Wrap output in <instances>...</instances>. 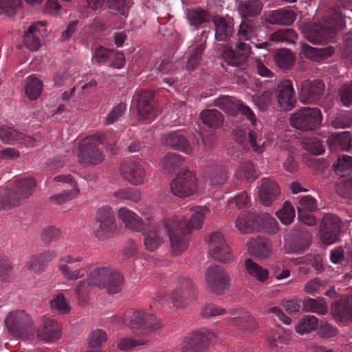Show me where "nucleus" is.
<instances>
[{"instance_id": "f257e3e1", "label": "nucleus", "mask_w": 352, "mask_h": 352, "mask_svg": "<svg viewBox=\"0 0 352 352\" xmlns=\"http://www.w3.org/2000/svg\"><path fill=\"white\" fill-rule=\"evenodd\" d=\"M190 212V219L188 221L175 217L170 219V223L166 224L171 250L175 254H179L186 249L190 233L193 229L201 228L209 210L205 206H192Z\"/></svg>"}, {"instance_id": "f03ea898", "label": "nucleus", "mask_w": 352, "mask_h": 352, "mask_svg": "<svg viewBox=\"0 0 352 352\" xmlns=\"http://www.w3.org/2000/svg\"><path fill=\"white\" fill-rule=\"evenodd\" d=\"M257 22L252 19H244L239 25L236 36L238 42L234 47L228 44L224 47L222 56L231 66H239L248 58L250 45L243 41L251 40L256 36L258 31Z\"/></svg>"}, {"instance_id": "7ed1b4c3", "label": "nucleus", "mask_w": 352, "mask_h": 352, "mask_svg": "<svg viewBox=\"0 0 352 352\" xmlns=\"http://www.w3.org/2000/svg\"><path fill=\"white\" fill-rule=\"evenodd\" d=\"M346 27V21L340 8H334L319 24L313 25L307 33V39L314 43H322L334 37Z\"/></svg>"}, {"instance_id": "20e7f679", "label": "nucleus", "mask_w": 352, "mask_h": 352, "mask_svg": "<svg viewBox=\"0 0 352 352\" xmlns=\"http://www.w3.org/2000/svg\"><path fill=\"white\" fill-rule=\"evenodd\" d=\"M195 293V286L192 280L188 277L179 276L175 280L174 289L168 295L159 292L154 299L161 305H164L170 299L175 307L183 309L194 299Z\"/></svg>"}, {"instance_id": "39448f33", "label": "nucleus", "mask_w": 352, "mask_h": 352, "mask_svg": "<svg viewBox=\"0 0 352 352\" xmlns=\"http://www.w3.org/2000/svg\"><path fill=\"white\" fill-rule=\"evenodd\" d=\"M120 319L123 324L129 326L135 333L140 335L150 334L162 327L160 319L143 310H129Z\"/></svg>"}, {"instance_id": "423d86ee", "label": "nucleus", "mask_w": 352, "mask_h": 352, "mask_svg": "<svg viewBox=\"0 0 352 352\" xmlns=\"http://www.w3.org/2000/svg\"><path fill=\"white\" fill-rule=\"evenodd\" d=\"M103 143L107 146L111 145V143L107 142L104 133H96L80 141L78 154L79 163L83 166L100 164L104 160V155L98 147V144Z\"/></svg>"}, {"instance_id": "0eeeda50", "label": "nucleus", "mask_w": 352, "mask_h": 352, "mask_svg": "<svg viewBox=\"0 0 352 352\" xmlns=\"http://www.w3.org/2000/svg\"><path fill=\"white\" fill-rule=\"evenodd\" d=\"M87 276L91 284L96 287L105 289L109 294H117L122 290L123 277L111 267H97Z\"/></svg>"}, {"instance_id": "6e6552de", "label": "nucleus", "mask_w": 352, "mask_h": 352, "mask_svg": "<svg viewBox=\"0 0 352 352\" xmlns=\"http://www.w3.org/2000/svg\"><path fill=\"white\" fill-rule=\"evenodd\" d=\"M322 117L318 108L302 107L290 117V124L296 129L307 131L318 128Z\"/></svg>"}, {"instance_id": "1a4fd4ad", "label": "nucleus", "mask_w": 352, "mask_h": 352, "mask_svg": "<svg viewBox=\"0 0 352 352\" xmlns=\"http://www.w3.org/2000/svg\"><path fill=\"white\" fill-rule=\"evenodd\" d=\"M230 282L228 273L225 268L219 265H210L205 272V285L216 294H224L228 289Z\"/></svg>"}, {"instance_id": "9d476101", "label": "nucleus", "mask_w": 352, "mask_h": 352, "mask_svg": "<svg viewBox=\"0 0 352 352\" xmlns=\"http://www.w3.org/2000/svg\"><path fill=\"white\" fill-rule=\"evenodd\" d=\"M96 221L98 224L95 236L99 240H105L113 236L117 231V222L113 209L103 206L97 210Z\"/></svg>"}, {"instance_id": "9b49d317", "label": "nucleus", "mask_w": 352, "mask_h": 352, "mask_svg": "<svg viewBox=\"0 0 352 352\" xmlns=\"http://www.w3.org/2000/svg\"><path fill=\"white\" fill-rule=\"evenodd\" d=\"M9 332L16 337H28L32 331V322L24 311H11L5 319Z\"/></svg>"}, {"instance_id": "f8f14e48", "label": "nucleus", "mask_w": 352, "mask_h": 352, "mask_svg": "<svg viewBox=\"0 0 352 352\" xmlns=\"http://www.w3.org/2000/svg\"><path fill=\"white\" fill-rule=\"evenodd\" d=\"M170 188L172 193L177 197H189L197 189L195 175L188 169H182L170 182Z\"/></svg>"}, {"instance_id": "ddd939ff", "label": "nucleus", "mask_w": 352, "mask_h": 352, "mask_svg": "<svg viewBox=\"0 0 352 352\" xmlns=\"http://www.w3.org/2000/svg\"><path fill=\"white\" fill-rule=\"evenodd\" d=\"M208 242L209 254L214 259L224 263L233 261L230 248L221 233L212 232L208 236Z\"/></svg>"}, {"instance_id": "4468645a", "label": "nucleus", "mask_w": 352, "mask_h": 352, "mask_svg": "<svg viewBox=\"0 0 352 352\" xmlns=\"http://www.w3.org/2000/svg\"><path fill=\"white\" fill-rule=\"evenodd\" d=\"M120 175L125 181L133 186L144 183L145 171L140 162L135 160L124 161L119 167Z\"/></svg>"}, {"instance_id": "2eb2a0df", "label": "nucleus", "mask_w": 352, "mask_h": 352, "mask_svg": "<svg viewBox=\"0 0 352 352\" xmlns=\"http://www.w3.org/2000/svg\"><path fill=\"white\" fill-rule=\"evenodd\" d=\"M92 61L98 65L120 69L124 65V56L122 52L100 46L95 50Z\"/></svg>"}, {"instance_id": "dca6fc26", "label": "nucleus", "mask_w": 352, "mask_h": 352, "mask_svg": "<svg viewBox=\"0 0 352 352\" xmlns=\"http://www.w3.org/2000/svg\"><path fill=\"white\" fill-rule=\"evenodd\" d=\"M324 84L318 79L306 80L302 82L299 100L303 104H314L319 101L324 92Z\"/></svg>"}, {"instance_id": "f3484780", "label": "nucleus", "mask_w": 352, "mask_h": 352, "mask_svg": "<svg viewBox=\"0 0 352 352\" xmlns=\"http://www.w3.org/2000/svg\"><path fill=\"white\" fill-rule=\"evenodd\" d=\"M148 220L149 226L144 232V244L148 250L152 252L162 243L166 235L169 236V232L166 231V224L170 223V221L166 220L164 226L159 228L153 219L148 218Z\"/></svg>"}, {"instance_id": "a211bd4d", "label": "nucleus", "mask_w": 352, "mask_h": 352, "mask_svg": "<svg viewBox=\"0 0 352 352\" xmlns=\"http://www.w3.org/2000/svg\"><path fill=\"white\" fill-rule=\"evenodd\" d=\"M276 100L282 110L290 111L296 103V98L292 82L290 80H284L277 86L275 91Z\"/></svg>"}, {"instance_id": "6ab92c4d", "label": "nucleus", "mask_w": 352, "mask_h": 352, "mask_svg": "<svg viewBox=\"0 0 352 352\" xmlns=\"http://www.w3.org/2000/svg\"><path fill=\"white\" fill-rule=\"evenodd\" d=\"M82 258L80 256H73L66 255L63 256L59 261L58 271L62 277L67 281H74L83 277L84 274L81 272V269L73 265L76 263H80Z\"/></svg>"}, {"instance_id": "aec40b11", "label": "nucleus", "mask_w": 352, "mask_h": 352, "mask_svg": "<svg viewBox=\"0 0 352 352\" xmlns=\"http://www.w3.org/2000/svg\"><path fill=\"white\" fill-rule=\"evenodd\" d=\"M154 95L151 90H143L135 96L138 115L143 120L153 119L157 115L153 106Z\"/></svg>"}, {"instance_id": "412c9836", "label": "nucleus", "mask_w": 352, "mask_h": 352, "mask_svg": "<svg viewBox=\"0 0 352 352\" xmlns=\"http://www.w3.org/2000/svg\"><path fill=\"white\" fill-rule=\"evenodd\" d=\"M0 140L7 144H19L22 146H34L36 145V140L34 138L25 135L12 127L5 125L0 126Z\"/></svg>"}, {"instance_id": "4be33fe9", "label": "nucleus", "mask_w": 352, "mask_h": 352, "mask_svg": "<svg viewBox=\"0 0 352 352\" xmlns=\"http://www.w3.org/2000/svg\"><path fill=\"white\" fill-rule=\"evenodd\" d=\"M260 183L258 190L260 201L265 206H270L280 195V189L274 180L268 177L263 178Z\"/></svg>"}, {"instance_id": "5701e85b", "label": "nucleus", "mask_w": 352, "mask_h": 352, "mask_svg": "<svg viewBox=\"0 0 352 352\" xmlns=\"http://www.w3.org/2000/svg\"><path fill=\"white\" fill-rule=\"evenodd\" d=\"M297 14L291 9L279 8L270 11L265 17V24L290 25L296 20Z\"/></svg>"}, {"instance_id": "b1692460", "label": "nucleus", "mask_w": 352, "mask_h": 352, "mask_svg": "<svg viewBox=\"0 0 352 352\" xmlns=\"http://www.w3.org/2000/svg\"><path fill=\"white\" fill-rule=\"evenodd\" d=\"M162 141L164 145L170 148L181 151L186 154L192 153V148L182 131L164 134Z\"/></svg>"}, {"instance_id": "393cba45", "label": "nucleus", "mask_w": 352, "mask_h": 352, "mask_svg": "<svg viewBox=\"0 0 352 352\" xmlns=\"http://www.w3.org/2000/svg\"><path fill=\"white\" fill-rule=\"evenodd\" d=\"M208 342V336L203 332L195 331L187 336L182 344L184 352H204Z\"/></svg>"}, {"instance_id": "a878e982", "label": "nucleus", "mask_w": 352, "mask_h": 352, "mask_svg": "<svg viewBox=\"0 0 352 352\" xmlns=\"http://www.w3.org/2000/svg\"><path fill=\"white\" fill-rule=\"evenodd\" d=\"M247 247L250 254L261 259L269 258L272 251L270 241L261 236L251 239L247 243Z\"/></svg>"}, {"instance_id": "bb28decb", "label": "nucleus", "mask_w": 352, "mask_h": 352, "mask_svg": "<svg viewBox=\"0 0 352 352\" xmlns=\"http://www.w3.org/2000/svg\"><path fill=\"white\" fill-rule=\"evenodd\" d=\"M10 188L14 196H19V203L24 198L30 196L35 188L36 182L32 178H24L8 183Z\"/></svg>"}, {"instance_id": "cd10ccee", "label": "nucleus", "mask_w": 352, "mask_h": 352, "mask_svg": "<svg viewBox=\"0 0 352 352\" xmlns=\"http://www.w3.org/2000/svg\"><path fill=\"white\" fill-rule=\"evenodd\" d=\"M61 328L58 322L53 319L45 320L43 327L37 331L38 337L45 342H54L60 336Z\"/></svg>"}, {"instance_id": "c85d7f7f", "label": "nucleus", "mask_w": 352, "mask_h": 352, "mask_svg": "<svg viewBox=\"0 0 352 352\" xmlns=\"http://www.w3.org/2000/svg\"><path fill=\"white\" fill-rule=\"evenodd\" d=\"M331 313L341 322L352 320V296L336 302L332 305Z\"/></svg>"}, {"instance_id": "c756f323", "label": "nucleus", "mask_w": 352, "mask_h": 352, "mask_svg": "<svg viewBox=\"0 0 352 352\" xmlns=\"http://www.w3.org/2000/svg\"><path fill=\"white\" fill-rule=\"evenodd\" d=\"M302 52L306 58L316 62H320L330 57L335 52V49L332 46L316 48L304 44L302 47Z\"/></svg>"}, {"instance_id": "7c9ffc66", "label": "nucleus", "mask_w": 352, "mask_h": 352, "mask_svg": "<svg viewBox=\"0 0 352 352\" xmlns=\"http://www.w3.org/2000/svg\"><path fill=\"white\" fill-rule=\"evenodd\" d=\"M258 219V214L254 212H242L236 220L235 226L241 233H250L257 228Z\"/></svg>"}, {"instance_id": "2f4dec72", "label": "nucleus", "mask_w": 352, "mask_h": 352, "mask_svg": "<svg viewBox=\"0 0 352 352\" xmlns=\"http://www.w3.org/2000/svg\"><path fill=\"white\" fill-rule=\"evenodd\" d=\"M118 215L127 228L136 232L142 230L143 223L142 219L132 210L123 207L120 208Z\"/></svg>"}, {"instance_id": "473e14b6", "label": "nucleus", "mask_w": 352, "mask_h": 352, "mask_svg": "<svg viewBox=\"0 0 352 352\" xmlns=\"http://www.w3.org/2000/svg\"><path fill=\"white\" fill-rule=\"evenodd\" d=\"M294 251L296 252H302L305 250L309 245L311 234L305 226H299L296 227L294 232Z\"/></svg>"}, {"instance_id": "72a5a7b5", "label": "nucleus", "mask_w": 352, "mask_h": 352, "mask_svg": "<svg viewBox=\"0 0 352 352\" xmlns=\"http://www.w3.org/2000/svg\"><path fill=\"white\" fill-rule=\"evenodd\" d=\"M38 25L43 26L41 22L31 25L24 34V45L31 51L37 50L41 45L40 36L41 32L38 28Z\"/></svg>"}, {"instance_id": "f704fd0d", "label": "nucleus", "mask_w": 352, "mask_h": 352, "mask_svg": "<svg viewBox=\"0 0 352 352\" xmlns=\"http://www.w3.org/2000/svg\"><path fill=\"white\" fill-rule=\"evenodd\" d=\"M303 310L307 312L315 313L323 316L328 312V306L323 298H312L305 297L302 300Z\"/></svg>"}, {"instance_id": "c9c22d12", "label": "nucleus", "mask_w": 352, "mask_h": 352, "mask_svg": "<svg viewBox=\"0 0 352 352\" xmlns=\"http://www.w3.org/2000/svg\"><path fill=\"white\" fill-rule=\"evenodd\" d=\"M245 270L251 277L261 283L266 281L269 278V271L254 262L252 258H247L245 261Z\"/></svg>"}, {"instance_id": "e433bc0d", "label": "nucleus", "mask_w": 352, "mask_h": 352, "mask_svg": "<svg viewBox=\"0 0 352 352\" xmlns=\"http://www.w3.org/2000/svg\"><path fill=\"white\" fill-rule=\"evenodd\" d=\"M263 3L260 0H248L241 2L238 10L240 15L244 19L254 17L260 14L263 9Z\"/></svg>"}, {"instance_id": "4c0bfd02", "label": "nucleus", "mask_w": 352, "mask_h": 352, "mask_svg": "<svg viewBox=\"0 0 352 352\" xmlns=\"http://www.w3.org/2000/svg\"><path fill=\"white\" fill-rule=\"evenodd\" d=\"M215 26V38L219 41H226L233 34V27L222 17L216 16L213 20Z\"/></svg>"}, {"instance_id": "58836bf2", "label": "nucleus", "mask_w": 352, "mask_h": 352, "mask_svg": "<svg viewBox=\"0 0 352 352\" xmlns=\"http://www.w3.org/2000/svg\"><path fill=\"white\" fill-rule=\"evenodd\" d=\"M200 118L203 123L211 129H217L222 126L223 116L217 109H206L201 112Z\"/></svg>"}, {"instance_id": "ea45409f", "label": "nucleus", "mask_w": 352, "mask_h": 352, "mask_svg": "<svg viewBox=\"0 0 352 352\" xmlns=\"http://www.w3.org/2000/svg\"><path fill=\"white\" fill-rule=\"evenodd\" d=\"M298 34L292 28L279 29L270 35V41L286 45L294 44L297 39Z\"/></svg>"}, {"instance_id": "a19ab883", "label": "nucleus", "mask_w": 352, "mask_h": 352, "mask_svg": "<svg viewBox=\"0 0 352 352\" xmlns=\"http://www.w3.org/2000/svg\"><path fill=\"white\" fill-rule=\"evenodd\" d=\"M207 167L209 168L208 179L211 185H221L226 181L227 174L225 167L218 165L214 162H210Z\"/></svg>"}, {"instance_id": "79ce46f5", "label": "nucleus", "mask_w": 352, "mask_h": 352, "mask_svg": "<svg viewBox=\"0 0 352 352\" xmlns=\"http://www.w3.org/2000/svg\"><path fill=\"white\" fill-rule=\"evenodd\" d=\"M19 196H14L9 186L0 188V210H9L18 206Z\"/></svg>"}, {"instance_id": "37998d69", "label": "nucleus", "mask_w": 352, "mask_h": 352, "mask_svg": "<svg viewBox=\"0 0 352 352\" xmlns=\"http://www.w3.org/2000/svg\"><path fill=\"white\" fill-rule=\"evenodd\" d=\"M239 102L240 100L229 96H220L214 100V105L226 113L232 115L236 112L237 104Z\"/></svg>"}, {"instance_id": "c03bdc74", "label": "nucleus", "mask_w": 352, "mask_h": 352, "mask_svg": "<svg viewBox=\"0 0 352 352\" xmlns=\"http://www.w3.org/2000/svg\"><path fill=\"white\" fill-rule=\"evenodd\" d=\"M237 178L240 179H245L247 182H252L255 180L258 175L254 165L251 161L243 162L239 170L236 173Z\"/></svg>"}, {"instance_id": "a18cd8bd", "label": "nucleus", "mask_w": 352, "mask_h": 352, "mask_svg": "<svg viewBox=\"0 0 352 352\" xmlns=\"http://www.w3.org/2000/svg\"><path fill=\"white\" fill-rule=\"evenodd\" d=\"M276 64L282 69H289L295 61L292 52L287 49L278 50L274 56Z\"/></svg>"}, {"instance_id": "49530a36", "label": "nucleus", "mask_w": 352, "mask_h": 352, "mask_svg": "<svg viewBox=\"0 0 352 352\" xmlns=\"http://www.w3.org/2000/svg\"><path fill=\"white\" fill-rule=\"evenodd\" d=\"M330 140L335 146L343 151H349L351 148L352 135L349 131H343L332 135Z\"/></svg>"}, {"instance_id": "de8ad7c7", "label": "nucleus", "mask_w": 352, "mask_h": 352, "mask_svg": "<svg viewBox=\"0 0 352 352\" xmlns=\"http://www.w3.org/2000/svg\"><path fill=\"white\" fill-rule=\"evenodd\" d=\"M42 91V82L35 77L29 76L25 87V93L30 100L37 99Z\"/></svg>"}, {"instance_id": "09e8293b", "label": "nucleus", "mask_w": 352, "mask_h": 352, "mask_svg": "<svg viewBox=\"0 0 352 352\" xmlns=\"http://www.w3.org/2000/svg\"><path fill=\"white\" fill-rule=\"evenodd\" d=\"M318 318L314 316H305L296 326V332L303 334L309 333L318 327Z\"/></svg>"}, {"instance_id": "8fccbe9b", "label": "nucleus", "mask_w": 352, "mask_h": 352, "mask_svg": "<svg viewBox=\"0 0 352 352\" xmlns=\"http://www.w3.org/2000/svg\"><path fill=\"white\" fill-rule=\"evenodd\" d=\"M336 190L342 197L352 200V175L340 178L336 182Z\"/></svg>"}, {"instance_id": "3c124183", "label": "nucleus", "mask_w": 352, "mask_h": 352, "mask_svg": "<svg viewBox=\"0 0 352 352\" xmlns=\"http://www.w3.org/2000/svg\"><path fill=\"white\" fill-rule=\"evenodd\" d=\"M50 307L60 314H65L70 311L71 307L62 293L53 295L50 300Z\"/></svg>"}, {"instance_id": "603ef678", "label": "nucleus", "mask_w": 352, "mask_h": 352, "mask_svg": "<svg viewBox=\"0 0 352 352\" xmlns=\"http://www.w3.org/2000/svg\"><path fill=\"white\" fill-rule=\"evenodd\" d=\"M208 13L201 8L188 10L186 18L190 25L196 28L206 21Z\"/></svg>"}, {"instance_id": "864d4df0", "label": "nucleus", "mask_w": 352, "mask_h": 352, "mask_svg": "<svg viewBox=\"0 0 352 352\" xmlns=\"http://www.w3.org/2000/svg\"><path fill=\"white\" fill-rule=\"evenodd\" d=\"M94 287L90 283L89 278L80 280L74 289V292L81 305H85L88 301V294L91 287Z\"/></svg>"}, {"instance_id": "5fc2aeb1", "label": "nucleus", "mask_w": 352, "mask_h": 352, "mask_svg": "<svg viewBox=\"0 0 352 352\" xmlns=\"http://www.w3.org/2000/svg\"><path fill=\"white\" fill-rule=\"evenodd\" d=\"M257 228L261 225L265 231L270 234H276L278 231L276 220L267 213L258 214Z\"/></svg>"}, {"instance_id": "6e6d98bb", "label": "nucleus", "mask_w": 352, "mask_h": 352, "mask_svg": "<svg viewBox=\"0 0 352 352\" xmlns=\"http://www.w3.org/2000/svg\"><path fill=\"white\" fill-rule=\"evenodd\" d=\"M182 162L183 159L181 156L171 152L166 154L162 162L163 168L168 173L174 172L182 166Z\"/></svg>"}, {"instance_id": "4d7b16f0", "label": "nucleus", "mask_w": 352, "mask_h": 352, "mask_svg": "<svg viewBox=\"0 0 352 352\" xmlns=\"http://www.w3.org/2000/svg\"><path fill=\"white\" fill-rule=\"evenodd\" d=\"M277 217L285 225L290 224L295 217V210L292 204L285 201L280 210L276 212Z\"/></svg>"}, {"instance_id": "13d9d810", "label": "nucleus", "mask_w": 352, "mask_h": 352, "mask_svg": "<svg viewBox=\"0 0 352 352\" xmlns=\"http://www.w3.org/2000/svg\"><path fill=\"white\" fill-rule=\"evenodd\" d=\"M297 212H314L318 209L317 201L311 195H305L299 197L296 206Z\"/></svg>"}, {"instance_id": "bf43d9fd", "label": "nucleus", "mask_w": 352, "mask_h": 352, "mask_svg": "<svg viewBox=\"0 0 352 352\" xmlns=\"http://www.w3.org/2000/svg\"><path fill=\"white\" fill-rule=\"evenodd\" d=\"M340 101L345 107L352 104V80L344 82L338 89Z\"/></svg>"}, {"instance_id": "052dcab7", "label": "nucleus", "mask_w": 352, "mask_h": 352, "mask_svg": "<svg viewBox=\"0 0 352 352\" xmlns=\"http://www.w3.org/2000/svg\"><path fill=\"white\" fill-rule=\"evenodd\" d=\"M320 229L340 232L341 221L340 218L336 215L331 214H326L322 218Z\"/></svg>"}, {"instance_id": "680f3d73", "label": "nucleus", "mask_w": 352, "mask_h": 352, "mask_svg": "<svg viewBox=\"0 0 352 352\" xmlns=\"http://www.w3.org/2000/svg\"><path fill=\"white\" fill-rule=\"evenodd\" d=\"M205 50L204 43H199L197 47L193 50L188 60L186 63V69L190 71L193 70L199 63L201 60V55Z\"/></svg>"}, {"instance_id": "e2e57ef3", "label": "nucleus", "mask_w": 352, "mask_h": 352, "mask_svg": "<svg viewBox=\"0 0 352 352\" xmlns=\"http://www.w3.org/2000/svg\"><path fill=\"white\" fill-rule=\"evenodd\" d=\"M114 196L118 199H126L133 202H138L140 200V192L133 188H125L115 192Z\"/></svg>"}, {"instance_id": "0e129e2a", "label": "nucleus", "mask_w": 352, "mask_h": 352, "mask_svg": "<svg viewBox=\"0 0 352 352\" xmlns=\"http://www.w3.org/2000/svg\"><path fill=\"white\" fill-rule=\"evenodd\" d=\"M41 237L45 244L57 242L61 237V231L54 226H49L43 229Z\"/></svg>"}, {"instance_id": "69168bd1", "label": "nucleus", "mask_w": 352, "mask_h": 352, "mask_svg": "<svg viewBox=\"0 0 352 352\" xmlns=\"http://www.w3.org/2000/svg\"><path fill=\"white\" fill-rule=\"evenodd\" d=\"M107 339V333L102 329H96L92 331L88 339V343L91 348L100 347Z\"/></svg>"}, {"instance_id": "338daca9", "label": "nucleus", "mask_w": 352, "mask_h": 352, "mask_svg": "<svg viewBox=\"0 0 352 352\" xmlns=\"http://www.w3.org/2000/svg\"><path fill=\"white\" fill-rule=\"evenodd\" d=\"M332 125L336 129L349 128L352 126V113L344 112L338 114L333 120Z\"/></svg>"}, {"instance_id": "774afa93", "label": "nucleus", "mask_w": 352, "mask_h": 352, "mask_svg": "<svg viewBox=\"0 0 352 352\" xmlns=\"http://www.w3.org/2000/svg\"><path fill=\"white\" fill-rule=\"evenodd\" d=\"M333 168L335 171L340 173L352 171V157L346 155L340 156Z\"/></svg>"}]
</instances>
